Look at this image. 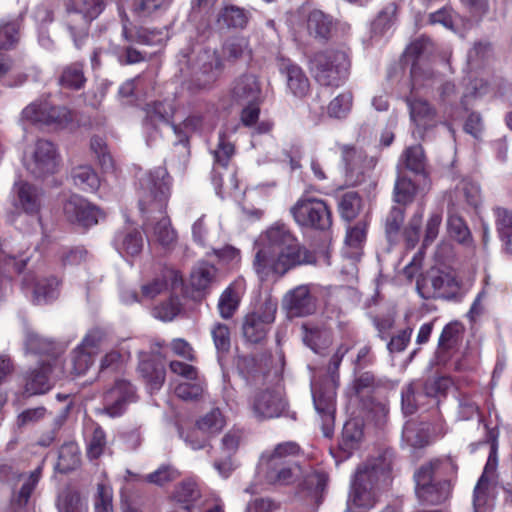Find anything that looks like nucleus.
Instances as JSON below:
<instances>
[{
  "label": "nucleus",
  "instance_id": "36",
  "mask_svg": "<svg viewBox=\"0 0 512 512\" xmlns=\"http://www.w3.org/2000/svg\"><path fill=\"white\" fill-rule=\"evenodd\" d=\"M80 465V451L77 444L70 442L61 446L56 464L60 473H68Z\"/></svg>",
  "mask_w": 512,
  "mask_h": 512
},
{
  "label": "nucleus",
  "instance_id": "12",
  "mask_svg": "<svg viewBox=\"0 0 512 512\" xmlns=\"http://www.w3.org/2000/svg\"><path fill=\"white\" fill-rule=\"evenodd\" d=\"M64 375L63 362L59 358L43 362L29 371L25 377V392L28 395L44 394L48 392L55 381Z\"/></svg>",
  "mask_w": 512,
  "mask_h": 512
},
{
  "label": "nucleus",
  "instance_id": "47",
  "mask_svg": "<svg viewBox=\"0 0 512 512\" xmlns=\"http://www.w3.org/2000/svg\"><path fill=\"white\" fill-rule=\"evenodd\" d=\"M403 208L393 206L385 221V233L390 244H396L400 239V230L404 221Z\"/></svg>",
  "mask_w": 512,
  "mask_h": 512
},
{
  "label": "nucleus",
  "instance_id": "3",
  "mask_svg": "<svg viewBox=\"0 0 512 512\" xmlns=\"http://www.w3.org/2000/svg\"><path fill=\"white\" fill-rule=\"evenodd\" d=\"M301 453L294 441L277 444L273 450L262 453L258 469L265 482L274 486L294 483L302 474L301 466L294 460Z\"/></svg>",
  "mask_w": 512,
  "mask_h": 512
},
{
  "label": "nucleus",
  "instance_id": "26",
  "mask_svg": "<svg viewBox=\"0 0 512 512\" xmlns=\"http://www.w3.org/2000/svg\"><path fill=\"white\" fill-rule=\"evenodd\" d=\"M280 70L286 76L287 88L292 95L302 98L307 95L310 83L304 71L290 62H283Z\"/></svg>",
  "mask_w": 512,
  "mask_h": 512
},
{
  "label": "nucleus",
  "instance_id": "58",
  "mask_svg": "<svg viewBox=\"0 0 512 512\" xmlns=\"http://www.w3.org/2000/svg\"><path fill=\"white\" fill-rule=\"evenodd\" d=\"M19 40V26L15 21L0 22V50L12 49Z\"/></svg>",
  "mask_w": 512,
  "mask_h": 512
},
{
  "label": "nucleus",
  "instance_id": "13",
  "mask_svg": "<svg viewBox=\"0 0 512 512\" xmlns=\"http://www.w3.org/2000/svg\"><path fill=\"white\" fill-rule=\"evenodd\" d=\"M416 289L423 299L449 298L458 289V283L450 274L431 269L418 278Z\"/></svg>",
  "mask_w": 512,
  "mask_h": 512
},
{
  "label": "nucleus",
  "instance_id": "24",
  "mask_svg": "<svg viewBox=\"0 0 512 512\" xmlns=\"http://www.w3.org/2000/svg\"><path fill=\"white\" fill-rule=\"evenodd\" d=\"M24 346L29 353L51 356L52 359L50 361L58 358V355L65 349L60 343L30 330L25 332Z\"/></svg>",
  "mask_w": 512,
  "mask_h": 512
},
{
  "label": "nucleus",
  "instance_id": "4",
  "mask_svg": "<svg viewBox=\"0 0 512 512\" xmlns=\"http://www.w3.org/2000/svg\"><path fill=\"white\" fill-rule=\"evenodd\" d=\"M144 112L143 129L147 144L151 145L152 142L156 141L164 128L171 129L177 137L174 146L180 150L179 152L184 157L188 156V136L182 131L181 127L171 124V106L165 102L155 101L146 104Z\"/></svg>",
  "mask_w": 512,
  "mask_h": 512
},
{
  "label": "nucleus",
  "instance_id": "32",
  "mask_svg": "<svg viewBox=\"0 0 512 512\" xmlns=\"http://www.w3.org/2000/svg\"><path fill=\"white\" fill-rule=\"evenodd\" d=\"M202 434L209 438L219 434L226 425V419L219 408H213L196 421Z\"/></svg>",
  "mask_w": 512,
  "mask_h": 512
},
{
  "label": "nucleus",
  "instance_id": "29",
  "mask_svg": "<svg viewBox=\"0 0 512 512\" xmlns=\"http://www.w3.org/2000/svg\"><path fill=\"white\" fill-rule=\"evenodd\" d=\"M114 243L120 253L135 256L142 251L143 237L141 232L136 229H126L117 233Z\"/></svg>",
  "mask_w": 512,
  "mask_h": 512
},
{
  "label": "nucleus",
  "instance_id": "7",
  "mask_svg": "<svg viewBox=\"0 0 512 512\" xmlns=\"http://www.w3.org/2000/svg\"><path fill=\"white\" fill-rule=\"evenodd\" d=\"M171 178L164 167H157L139 178V207L162 212L170 196Z\"/></svg>",
  "mask_w": 512,
  "mask_h": 512
},
{
  "label": "nucleus",
  "instance_id": "34",
  "mask_svg": "<svg viewBox=\"0 0 512 512\" xmlns=\"http://www.w3.org/2000/svg\"><path fill=\"white\" fill-rule=\"evenodd\" d=\"M454 197L459 206L476 207L480 201V188L474 181L463 179L456 186Z\"/></svg>",
  "mask_w": 512,
  "mask_h": 512
},
{
  "label": "nucleus",
  "instance_id": "27",
  "mask_svg": "<svg viewBox=\"0 0 512 512\" xmlns=\"http://www.w3.org/2000/svg\"><path fill=\"white\" fill-rule=\"evenodd\" d=\"M392 382L386 378H377L372 372L365 371L357 375L352 389L357 396L369 395L381 388H390Z\"/></svg>",
  "mask_w": 512,
  "mask_h": 512
},
{
  "label": "nucleus",
  "instance_id": "39",
  "mask_svg": "<svg viewBox=\"0 0 512 512\" xmlns=\"http://www.w3.org/2000/svg\"><path fill=\"white\" fill-rule=\"evenodd\" d=\"M138 370L151 390H159L165 381V368L151 360H142Z\"/></svg>",
  "mask_w": 512,
  "mask_h": 512
},
{
  "label": "nucleus",
  "instance_id": "62",
  "mask_svg": "<svg viewBox=\"0 0 512 512\" xmlns=\"http://www.w3.org/2000/svg\"><path fill=\"white\" fill-rule=\"evenodd\" d=\"M211 336L218 354H225L230 350L231 339L227 325L215 323L211 328Z\"/></svg>",
  "mask_w": 512,
  "mask_h": 512
},
{
  "label": "nucleus",
  "instance_id": "38",
  "mask_svg": "<svg viewBox=\"0 0 512 512\" xmlns=\"http://www.w3.org/2000/svg\"><path fill=\"white\" fill-rule=\"evenodd\" d=\"M300 476H303L301 487L306 490L312 498L318 499L320 494L325 490L328 476L323 471L310 469L309 471H303Z\"/></svg>",
  "mask_w": 512,
  "mask_h": 512
},
{
  "label": "nucleus",
  "instance_id": "8",
  "mask_svg": "<svg viewBox=\"0 0 512 512\" xmlns=\"http://www.w3.org/2000/svg\"><path fill=\"white\" fill-rule=\"evenodd\" d=\"M104 7L105 0H72L65 22L77 47L87 37L89 24L102 13Z\"/></svg>",
  "mask_w": 512,
  "mask_h": 512
},
{
  "label": "nucleus",
  "instance_id": "23",
  "mask_svg": "<svg viewBox=\"0 0 512 512\" xmlns=\"http://www.w3.org/2000/svg\"><path fill=\"white\" fill-rule=\"evenodd\" d=\"M301 331L303 343L316 354H324L332 344V332L325 327L306 322L302 324Z\"/></svg>",
  "mask_w": 512,
  "mask_h": 512
},
{
  "label": "nucleus",
  "instance_id": "21",
  "mask_svg": "<svg viewBox=\"0 0 512 512\" xmlns=\"http://www.w3.org/2000/svg\"><path fill=\"white\" fill-rule=\"evenodd\" d=\"M342 156L346 165V178L351 185L360 184L364 180L365 172L376 164L373 157H368L364 151L354 147L344 146Z\"/></svg>",
  "mask_w": 512,
  "mask_h": 512
},
{
  "label": "nucleus",
  "instance_id": "31",
  "mask_svg": "<svg viewBox=\"0 0 512 512\" xmlns=\"http://www.w3.org/2000/svg\"><path fill=\"white\" fill-rule=\"evenodd\" d=\"M493 212L499 237L505 244L507 251L512 253V210L496 207Z\"/></svg>",
  "mask_w": 512,
  "mask_h": 512
},
{
  "label": "nucleus",
  "instance_id": "55",
  "mask_svg": "<svg viewBox=\"0 0 512 512\" xmlns=\"http://www.w3.org/2000/svg\"><path fill=\"white\" fill-rule=\"evenodd\" d=\"M403 439L412 447L421 448L428 443V430L417 423L407 422L402 431Z\"/></svg>",
  "mask_w": 512,
  "mask_h": 512
},
{
  "label": "nucleus",
  "instance_id": "46",
  "mask_svg": "<svg viewBox=\"0 0 512 512\" xmlns=\"http://www.w3.org/2000/svg\"><path fill=\"white\" fill-rule=\"evenodd\" d=\"M41 475V467L32 471L22 484L20 490L12 497L11 503L17 508H23L27 505L32 492L34 491Z\"/></svg>",
  "mask_w": 512,
  "mask_h": 512
},
{
  "label": "nucleus",
  "instance_id": "14",
  "mask_svg": "<svg viewBox=\"0 0 512 512\" xmlns=\"http://www.w3.org/2000/svg\"><path fill=\"white\" fill-rule=\"evenodd\" d=\"M336 388L327 383L312 388L313 403L321 419V427L325 437L333 433L336 412Z\"/></svg>",
  "mask_w": 512,
  "mask_h": 512
},
{
  "label": "nucleus",
  "instance_id": "1",
  "mask_svg": "<svg viewBox=\"0 0 512 512\" xmlns=\"http://www.w3.org/2000/svg\"><path fill=\"white\" fill-rule=\"evenodd\" d=\"M260 245L253 267L262 280L271 273L283 276L297 266L316 263L314 253L301 245L283 224L267 229L260 238Z\"/></svg>",
  "mask_w": 512,
  "mask_h": 512
},
{
  "label": "nucleus",
  "instance_id": "48",
  "mask_svg": "<svg viewBox=\"0 0 512 512\" xmlns=\"http://www.w3.org/2000/svg\"><path fill=\"white\" fill-rule=\"evenodd\" d=\"M248 22V16L244 9L237 6H226L218 15V23L228 28H243Z\"/></svg>",
  "mask_w": 512,
  "mask_h": 512
},
{
  "label": "nucleus",
  "instance_id": "40",
  "mask_svg": "<svg viewBox=\"0 0 512 512\" xmlns=\"http://www.w3.org/2000/svg\"><path fill=\"white\" fill-rule=\"evenodd\" d=\"M269 326L261 322L256 314H248L244 318L242 333L244 338L251 343H260L265 339Z\"/></svg>",
  "mask_w": 512,
  "mask_h": 512
},
{
  "label": "nucleus",
  "instance_id": "50",
  "mask_svg": "<svg viewBox=\"0 0 512 512\" xmlns=\"http://www.w3.org/2000/svg\"><path fill=\"white\" fill-rule=\"evenodd\" d=\"M411 92H415L421 87H433L436 82L440 81V76L433 70L424 69L414 63L411 68Z\"/></svg>",
  "mask_w": 512,
  "mask_h": 512
},
{
  "label": "nucleus",
  "instance_id": "63",
  "mask_svg": "<svg viewBox=\"0 0 512 512\" xmlns=\"http://www.w3.org/2000/svg\"><path fill=\"white\" fill-rule=\"evenodd\" d=\"M179 471L171 465H162L156 471L145 476V480L151 484L163 486L179 478Z\"/></svg>",
  "mask_w": 512,
  "mask_h": 512
},
{
  "label": "nucleus",
  "instance_id": "11",
  "mask_svg": "<svg viewBox=\"0 0 512 512\" xmlns=\"http://www.w3.org/2000/svg\"><path fill=\"white\" fill-rule=\"evenodd\" d=\"M24 165L28 173L37 179L54 174L59 166L55 145L49 140L38 139L26 153Z\"/></svg>",
  "mask_w": 512,
  "mask_h": 512
},
{
  "label": "nucleus",
  "instance_id": "6",
  "mask_svg": "<svg viewBox=\"0 0 512 512\" xmlns=\"http://www.w3.org/2000/svg\"><path fill=\"white\" fill-rule=\"evenodd\" d=\"M440 464L438 459L431 460L419 466L414 472L415 494L422 505H440L451 495L450 481L435 478Z\"/></svg>",
  "mask_w": 512,
  "mask_h": 512
},
{
  "label": "nucleus",
  "instance_id": "16",
  "mask_svg": "<svg viewBox=\"0 0 512 512\" xmlns=\"http://www.w3.org/2000/svg\"><path fill=\"white\" fill-rule=\"evenodd\" d=\"M250 407L257 419L265 420L282 416L287 408V402L275 390L260 389L251 398Z\"/></svg>",
  "mask_w": 512,
  "mask_h": 512
},
{
  "label": "nucleus",
  "instance_id": "18",
  "mask_svg": "<svg viewBox=\"0 0 512 512\" xmlns=\"http://www.w3.org/2000/svg\"><path fill=\"white\" fill-rule=\"evenodd\" d=\"M223 70V63L216 50L200 51L191 68V75L199 85L206 86L214 82Z\"/></svg>",
  "mask_w": 512,
  "mask_h": 512
},
{
  "label": "nucleus",
  "instance_id": "5",
  "mask_svg": "<svg viewBox=\"0 0 512 512\" xmlns=\"http://www.w3.org/2000/svg\"><path fill=\"white\" fill-rule=\"evenodd\" d=\"M311 65L315 80L322 86L339 87L350 74V60L341 50L327 49L317 52Z\"/></svg>",
  "mask_w": 512,
  "mask_h": 512
},
{
  "label": "nucleus",
  "instance_id": "49",
  "mask_svg": "<svg viewBox=\"0 0 512 512\" xmlns=\"http://www.w3.org/2000/svg\"><path fill=\"white\" fill-rule=\"evenodd\" d=\"M216 268L209 263L198 264L191 272V285L196 290H205L214 281Z\"/></svg>",
  "mask_w": 512,
  "mask_h": 512
},
{
  "label": "nucleus",
  "instance_id": "9",
  "mask_svg": "<svg viewBox=\"0 0 512 512\" xmlns=\"http://www.w3.org/2000/svg\"><path fill=\"white\" fill-rule=\"evenodd\" d=\"M71 120L65 106L54 105L43 97L27 105L21 113V121L53 129L63 128Z\"/></svg>",
  "mask_w": 512,
  "mask_h": 512
},
{
  "label": "nucleus",
  "instance_id": "53",
  "mask_svg": "<svg viewBox=\"0 0 512 512\" xmlns=\"http://www.w3.org/2000/svg\"><path fill=\"white\" fill-rule=\"evenodd\" d=\"M86 78L83 72V66L80 63H73L66 66L59 78L61 86L70 89H80L83 87Z\"/></svg>",
  "mask_w": 512,
  "mask_h": 512
},
{
  "label": "nucleus",
  "instance_id": "35",
  "mask_svg": "<svg viewBox=\"0 0 512 512\" xmlns=\"http://www.w3.org/2000/svg\"><path fill=\"white\" fill-rule=\"evenodd\" d=\"M174 499L183 504L180 508H187L190 512V508L201 497V490L198 484L192 479H186L175 487Z\"/></svg>",
  "mask_w": 512,
  "mask_h": 512
},
{
  "label": "nucleus",
  "instance_id": "42",
  "mask_svg": "<svg viewBox=\"0 0 512 512\" xmlns=\"http://www.w3.org/2000/svg\"><path fill=\"white\" fill-rule=\"evenodd\" d=\"M74 184L83 191H96L100 180L96 172L88 165H80L72 170Z\"/></svg>",
  "mask_w": 512,
  "mask_h": 512
},
{
  "label": "nucleus",
  "instance_id": "37",
  "mask_svg": "<svg viewBox=\"0 0 512 512\" xmlns=\"http://www.w3.org/2000/svg\"><path fill=\"white\" fill-rule=\"evenodd\" d=\"M494 472L495 465L491 464L489 459L474 489L473 504L475 512H478V509L487 503L488 491Z\"/></svg>",
  "mask_w": 512,
  "mask_h": 512
},
{
  "label": "nucleus",
  "instance_id": "33",
  "mask_svg": "<svg viewBox=\"0 0 512 512\" xmlns=\"http://www.w3.org/2000/svg\"><path fill=\"white\" fill-rule=\"evenodd\" d=\"M241 300V291L240 287L236 284H231L228 286L221 294L218 301V310L219 314L223 319L231 318Z\"/></svg>",
  "mask_w": 512,
  "mask_h": 512
},
{
  "label": "nucleus",
  "instance_id": "56",
  "mask_svg": "<svg viewBox=\"0 0 512 512\" xmlns=\"http://www.w3.org/2000/svg\"><path fill=\"white\" fill-rule=\"evenodd\" d=\"M153 235L156 241L165 248H170L176 241V233L170 220L163 216L154 226Z\"/></svg>",
  "mask_w": 512,
  "mask_h": 512
},
{
  "label": "nucleus",
  "instance_id": "25",
  "mask_svg": "<svg viewBox=\"0 0 512 512\" xmlns=\"http://www.w3.org/2000/svg\"><path fill=\"white\" fill-rule=\"evenodd\" d=\"M233 98L239 103H256L260 99V83L255 75L240 76L232 89Z\"/></svg>",
  "mask_w": 512,
  "mask_h": 512
},
{
  "label": "nucleus",
  "instance_id": "19",
  "mask_svg": "<svg viewBox=\"0 0 512 512\" xmlns=\"http://www.w3.org/2000/svg\"><path fill=\"white\" fill-rule=\"evenodd\" d=\"M282 306L290 318L304 317L315 312L316 299L308 285H299L285 294Z\"/></svg>",
  "mask_w": 512,
  "mask_h": 512
},
{
  "label": "nucleus",
  "instance_id": "51",
  "mask_svg": "<svg viewBox=\"0 0 512 512\" xmlns=\"http://www.w3.org/2000/svg\"><path fill=\"white\" fill-rule=\"evenodd\" d=\"M224 56L231 61H237L239 59H249L250 49L248 40L244 37H234L228 39L223 45Z\"/></svg>",
  "mask_w": 512,
  "mask_h": 512
},
{
  "label": "nucleus",
  "instance_id": "52",
  "mask_svg": "<svg viewBox=\"0 0 512 512\" xmlns=\"http://www.w3.org/2000/svg\"><path fill=\"white\" fill-rule=\"evenodd\" d=\"M416 194V186L407 178L401 171L398 172V177L394 186V200L395 202L407 205L411 203Z\"/></svg>",
  "mask_w": 512,
  "mask_h": 512
},
{
  "label": "nucleus",
  "instance_id": "45",
  "mask_svg": "<svg viewBox=\"0 0 512 512\" xmlns=\"http://www.w3.org/2000/svg\"><path fill=\"white\" fill-rule=\"evenodd\" d=\"M58 512H88L87 503L76 491H62L57 498Z\"/></svg>",
  "mask_w": 512,
  "mask_h": 512
},
{
  "label": "nucleus",
  "instance_id": "20",
  "mask_svg": "<svg viewBox=\"0 0 512 512\" xmlns=\"http://www.w3.org/2000/svg\"><path fill=\"white\" fill-rule=\"evenodd\" d=\"M63 212L66 219L81 227H90L98 223L99 210L87 200L78 195L69 197L64 205Z\"/></svg>",
  "mask_w": 512,
  "mask_h": 512
},
{
  "label": "nucleus",
  "instance_id": "28",
  "mask_svg": "<svg viewBox=\"0 0 512 512\" xmlns=\"http://www.w3.org/2000/svg\"><path fill=\"white\" fill-rule=\"evenodd\" d=\"M27 260L28 257H23L19 250L15 251L11 242L0 243V275L8 272L10 268L20 273Z\"/></svg>",
  "mask_w": 512,
  "mask_h": 512
},
{
  "label": "nucleus",
  "instance_id": "44",
  "mask_svg": "<svg viewBox=\"0 0 512 512\" xmlns=\"http://www.w3.org/2000/svg\"><path fill=\"white\" fill-rule=\"evenodd\" d=\"M332 21L322 11H312L307 19V29L315 38L326 39L331 30Z\"/></svg>",
  "mask_w": 512,
  "mask_h": 512
},
{
  "label": "nucleus",
  "instance_id": "17",
  "mask_svg": "<svg viewBox=\"0 0 512 512\" xmlns=\"http://www.w3.org/2000/svg\"><path fill=\"white\" fill-rule=\"evenodd\" d=\"M411 121L415 124V131L421 139H425L426 132L437 125V110L426 99L419 98L415 92L406 98Z\"/></svg>",
  "mask_w": 512,
  "mask_h": 512
},
{
  "label": "nucleus",
  "instance_id": "60",
  "mask_svg": "<svg viewBox=\"0 0 512 512\" xmlns=\"http://www.w3.org/2000/svg\"><path fill=\"white\" fill-rule=\"evenodd\" d=\"M348 351L349 348L347 346L340 345L330 357L329 362L326 366L327 384L334 385V387L338 386V370L344 356L347 354Z\"/></svg>",
  "mask_w": 512,
  "mask_h": 512
},
{
  "label": "nucleus",
  "instance_id": "59",
  "mask_svg": "<svg viewBox=\"0 0 512 512\" xmlns=\"http://www.w3.org/2000/svg\"><path fill=\"white\" fill-rule=\"evenodd\" d=\"M107 450V440L104 430L97 426L91 435L87 445V456L90 460H96Z\"/></svg>",
  "mask_w": 512,
  "mask_h": 512
},
{
  "label": "nucleus",
  "instance_id": "15",
  "mask_svg": "<svg viewBox=\"0 0 512 512\" xmlns=\"http://www.w3.org/2000/svg\"><path fill=\"white\" fill-rule=\"evenodd\" d=\"M135 387L127 380L118 379L114 385L105 392L101 413L111 418L121 416L127 405L136 401Z\"/></svg>",
  "mask_w": 512,
  "mask_h": 512
},
{
  "label": "nucleus",
  "instance_id": "57",
  "mask_svg": "<svg viewBox=\"0 0 512 512\" xmlns=\"http://www.w3.org/2000/svg\"><path fill=\"white\" fill-rule=\"evenodd\" d=\"M403 161L405 167L416 173L420 174L425 169V156L424 151L420 145H415L407 148L403 153Z\"/></svg>",
  "mask_w": 512,
  "mask_h": 512
},
{
  "label": "nucleus",
  "instance_id": "10",
  "mask_svg": "<svg viewBox=\"0 0 512 512\" xmlns=\"http://www.w3.org/2000/svg\"><path fill=\"white\" fill-rule=\"evenodd\" d=\"M295 222L304 228L325 231L332 225L331 212L325 201L314 197H302L290 208Z\"/></svg>",
  "mask_w": 512,
  "mask_h": 512
},
{
  "label": "nucleus",
  "instance_id": "41",
  "mask_svg": "<svg viewBox=\"0 0 512 512\" xmlns=\"http://www.w3.org/2000/svg\"><path fill=\"white\" fill-rule=\"evenodd\" d=\"M362 208V198L355 191L343 193L338 200V209L341 217L350 222L355 219Z\"/></svg>",
  "mask_w": 512,
  "mask_h": 512
},
{
  "label": "nucleus",
  "instance_id": "30",
  "mask_svg": "<svg viewBox=\"0 0 512 512\" xmlns=\"http://www.w3.org/2000/svg\"><path fill=\"white\" fill-rule=\"evenodd\" d=\"M60 281L55 276L43 277L37 280L33 290V301L38 304H47L59 296Z\"/></svg>",
  "mask_w": 512,
  "mask_h": 512
},
{
  "label": "nucleus",
  "instance_id": "64",
  "mask_svg": "<svg viewBox=\"0 0 512 512\" xmlns=\"http://www.w3.org/2000/svg\"><path fill=\"white\" fill-rule=\"evenodd\" d=\"M396 11L397 7L394 3H389L385 6L372 24L373 31L378 34H383L387 31L395 21Z\"/></svg>",
  "mask_w": 512,
  "mask_h": 512
},
{
  "label": "nucleus",
  "instance_id": "22",
  "mask_svg": "<svg viewBox=\"0 0 512 512\" xmlns=\"http://www.w3.org/2000/svg\"><path fill=\"white\" fill-rule=\"evenodd\" d=\"M12 192L14 194L13 205L16 209L31 216H36L39 213L42 192L35 185L20 180L14 183Z\"/></svg>",
  "mask_w": 512,
  "mask_h": 512
},
{
  "label": "nucleus",
  "instance_id": "54",
  "mask_svg": "<svg viewBox=\"0 0 512 512\" xmlns=\"http://www.w3.org/2000/svg\"><path fill=\"white\" fill-rule=\"evenodd\" d=\"M352 104V92L344 91L333 100H331L327 107L328 115L336 119H343L350 113Z\"/></svg>",
  "mask_w": 512,
  "mask_h": 512
},
{
  "label": "nucleus",
  "instance_id": "61",
  "mask_svg": "<svg viewBox=\"0 0 512 512\" xmlns=\"http://www.w3.org/2000/svg\"><path fill=\"white\" fill-rule=\"evenodd\" d=\"M113 491L104 483L97 484V492L94 496V512H114Z\"/></svg>",
  "mask_w": 512,
  "mask_h": 512
},
{
  "label": "nucleus",
  "instance_id": "43",
  "mask_svg": "<svg viewBox=\"0 0 512 512\" xmlns=\"http://www.w3.org/2000/svg\"><path fill=\"white\" fill-rule=\"evenodd\" d=\"M447 229L449 235L461 244L472 242L471 232L461 216L452 210L448 211Z\"/></svg>",
  "mask_w": 512,
  "mask_h": 512
},
{
  "label": "nucleus",
  "instance_id": "2",
  "mask_svg": "<svg viewBox=\"0 0 512 512\" xmlns=\"http://www.w3.org/2000/svg\"><path fill=\"white\" fill-rule=\"evenodd\" d=\"M392 464L393 453L386 450L358 466L347 501L348 511L362 512L356 509H370L375 505L379 485L387 480Z\"/></svg>",
  "mask_w": 512,
  "mask_h": 512
}]
</instances>
